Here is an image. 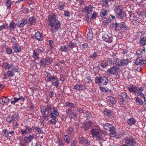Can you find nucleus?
Here are the masks:
<instances>
[{
	"label": "nucleus",
	"mask_w": 146,
	"mask_h": 146,
	"mask_svg": "<svg viewBox=\"0 0 146 146\" xmlns=\"http://www.w3.org/2000/svg\"><path fill=\"white\" fill-rule=\"evenodd\" d=\"M52 109L53 111V112H51L50 113V116H51L52 114L53 115H54L56 116H58L59 115V113L58 112V110L55 107H53L52 108Z\"/></svg>",
	"instance_id": "30"
},
{
	"label": "nucleus",
	"mask_w": 146,
	"mask_h": 146,
	"mask_svg": "<svg viewBox=\"0 0 146 146\" xmlns=\"http://www.w3.org/2000/svg\"><path fill=\"white\" fill-rule=\"evenodd\" d=\"M112 25V26H111V27H115L116 30H120L121 29L125 30L127 29L126 26L123 22H121L120 23H115Z\"/></svg>",
	"instance_id": "8"
},
{
	"label": "nucleus",
	"mask_w": 146,
	"mask_h": 146,
	"mask_svg": "<svg viewBox=\"0 0 146 146\" xmlns=\"http://www.w3.org/2000/svg\"><path fill=\"white\" fill-rule=\"evenodd\" d=\"M125 142L124 146H134L136 144L135 140L132 137L127 138Z\"/></svg>",
	"instance_id": "9"
},
{
	"label": "nucleus",
	"mask_w": 146,
	"mask_h": 146,
	"mask_svg": "<svg viewBox=\"0 0 146 146\" xmlns=\"http://www.w3.org/2000/svg\"><path fill=\"white\" fill-rule=\"evenodd\" d=\"M135 100L136 102L137 103L138 105H142L143 104V102L141 100L139 99L138 98L136 97L135 98Z\"/></svg>",
	"instance_id": "46"
},
{
	"label": "nucleus",
	"mask_w": 146,
	"mask_h": 146,
	"mask_svg": "<svg viewBox=\"0 0 146 146\" xmlns=\"http://www.w3.org/2000/svg\"><path fill=\"white\" fill-rule=\"evenodd\" d=\"M108 80L106 76H102L100 78L96 77L95 79L96 83L100 84L102 85H106L108 82Z\"/></svg>",
	"instance_id": "6"
},
{
	"label": "nucleus",
	"mask_w": 146,
	"mask_h": 146,
	"mask_svg": "<svg viewBox=\"0 0 146 146\" xmlns=\"http://www.w3.org/2000/svg\"><path fill=\"white\" fill-rule=\"evenodd\" d=\"M100 66L102 68H105L107 66L106 64V62H104L103 63H101L100 64Z\"/></svg>",
	"instance_id": "64"
},
{
	"label": "nucleus",
	"mask_w": 146,
	"mask_h": 146,
	"mask_svg": "<svg viewBox=\"0 0 146 146\" xmlns=\"http://www.w3.org/2000/svg\"><path fill=\"white\" fill-rule=\"evenodd\" d=\"M18 116L16 113L13 114L12 116H8L7 117L6 120L9 123H11L12 121H15L18 120Z\"/></svg>",
	"instance_id": "13"
},
{
	"label": "nucleus",
	"mask_w": 146,
	"mask_h": 146,
	"mask_svg": "<svg viewBox=\"0 0 146 146\" xmlns=\"http://www.w3.org/2000/svg\"><path fill=\"white\" fill-rule=\"evenodd\" d=\"M75 44L72 41H70L68 43V47H69L72 49L74 47Z\"/></svg>",
	"instance_id": "49"
},
{
	"label": "nucleus",
	"mask_w": 146,
	"mask_h": 146,
	"mask_svg": "<svg viewBox=\"0 0 146 146\" xmlns=\"http://www.w3.org/2000/svg\"><path fill=\"white\" fill-rule=\"evenodd\" d=\"M11 64H10L7 62H4L3 64L2 68L5 69H9L11 68Z\"/></svg>",
	"instance_id": "27"
},
{
	"label": "nucleus",
	"mask_w": 146,
	"mask_h": 146,
	"mask_svg": "<svg viewBox=\"0 0 146 146\" xmlns=\"http://www.w3.org/2000/svg\"><path fill=\"white\" fill-rule=\"evenodd\" d=\"M106 64L107 65H109L112 64V60L110 58H108L106 60Z\"/></svg>",
	"instance_id": "61"
},
{
	"label": "nucleus",
	"mask_w": 146,
	"mask_h": 146,
	"mask_svg": "<svg viewBox=\"0 0 146 146\" xmlns=\"http://www.w3.org/2000/svg\"><path fill=\"white\" fill-rule=\"evenodd\" d=\"M18 127L19 125L17 122L13 123V129H16Z\"/></svg>",
	"instance_id": "57"
},
{
	"label": "nucleus",
	"mask_w": 146,
	"mask_h": 146,
	"mask_svg": "<svg viewBox=\"0 0 146 146\" xmlns=\"http://www.w3.org/2000/svg\"><path fill=\"white\" fill-rule=\"evenodd\" d=\"M36 21V19L34 17H30L28 20V23L30 25L34 24Z\"/></svg>",
	"instance_id": "28"
},
{
	"label": "nucleus",
	"mask_w": 146,
	"mask_h": 146,
	"mask_svg": "<svg viewBox=\"0 0 146 146\" xmlns=\"http://www.w3.org/2000/svg\"><path fill=\"white\" fill-rule=\"evenodd\" d=\"M140 42L142 45L146 44V37H143L140 39Z\"/></svg>",
	"instance_id": "44"
},
{
	"label": "nucleus",
	"mask_w": 146,
	"mask_h": 146,
	"mask_svg": "<svg viewBox=\"0 0 146 146\" xmlns=\"http://www.w3.org/2000/svg\"><path fill=\"white\" fill-rule=\"evenodd\" d=\"M116 17L118 18L123 19L126 16L125 13L123 10L117 15H116Z\"/></svg>",
	"instance_id": "25"
},
{
	"label": "nucleus",
	"mask_w": 146,
	"mask_h": 146,
	"mask_svg": "<svg viewBox=\"0 0 146 146\" xmlns=\"http://www.w3.org/2000/svg\"><path fill=\"white\" fill-rule=\"evenodd\" d=\"M6 52L7 54H11L12 53V50L9 47L6 48Z\"/></svg>",
	"instance_id": "53"
},
{
	"label": "nucleus",
	"mask_w": 146,
	"mask_h": 146,
	"mask_svg": "<svg viewBox=\"0 0 146 146\" xmlns=\"http://www.w3.org/2000/svg\"><path fill=\"white\" fill-rule=\"evenodd\" d=\"M66 116L68 117L74 119L76 117V115L75 113L73 112L70 108L67 109L66 110Z\"/></svg>",
	"instance_id": "11"
},
{
	"label": "nucleus",
	"mask_w": 146,
	"mask_h": 146,
	"mask_svg": "<svg viewBox=\"0 0 146 146\" xmlns=\"http://www.w3.org/2000/svg\"><path fill=\"white\" fill-rule=\"evenodd\" d=\"M79 142L82 143L83 145H85L87 144L86 140L85 138L83 137H80L79 138Z\"/></svg>",
	"instance_id": "43"
},
{
	"label": "nucleus",
	"mask_w": 146,
	"mask_h": 146,
	"mask_svg": "<svg viewBox=\"0 0 146 146\" xmlns=\"http://www.w3.org/2000/svg\"><path fill=\"white\" fill-rule=\"evenodd\" d=\"M12 48L13 49L14 52H19L21 51V47L18 44L17 45H12Z\"/></svg>",
	"instance_id": "21"
},
{
	"label": "nucleus",
	"mask_w": 146,
	"mask_h": 146,
	"mask_svg": "<svg viewBox=\"0 0 146 146\" xmlns=\"http://www.w3.org/2000/svg\"><path fill=\"white\" fill-rule=\"evenodd\" d=\"M129 90L131 92H135L137 90V88L134 85H132L128 88Z\"/></svg>",
	"instance_id": "34"
},
{
	"label": "nucleus",
	"mask_w": 146,
	"mask_h": 146,
	"mask_svg": "<svg viewBox=\"0 0 146 146\" xmlns=\"http://www.w3.org/2000/svg\"><path fill=\"white\" fill-rule=\"evenodd\" d=\"M12 65L11 66V68L12 70V71L15 72H19V68L17 66H13L12 64H11Z\"/></svg>",
	"instance_id": "42"
},
{
	"label": "nucleus",
	"mask_w": 146,
	"mask_h": 146,
	"mask_svg": "<svg viewBox=\"0 0 146 146\" xmlns=\"http://www.w3.org/2000/svg\"><path fill=\"white\" fill-rule=\"evenodd\" d=\"M5 4L6 5L7 9H9L11 8V6L12 4L10 0H7L5 2Z\"/></svg>",
	"instance_id": "45"
},
{
	"label": "nucleus",
	"mask_w": 146,
	"mask_h": 146,
	"mask_svg": "<svg viewBox=\"0 0 146 146\" xmlns=\"http://www.w3.org/2000/svg\"><path fill=\"white\" fill-rule=\"evenodd\" d=\"M129 62V60L127 58L126 59L122 60L119 64V66H125L127 65Z\"/></svg>",
	"instance_id": "29"
},
{
	"label": "nucleus",
	"mask_w": 146,
	"mask_h": 146,
	"mask_svg": "<svg viewBox=\"0 0 146 146\" xmlns=\"http://www.w3.org/2000/svg\"><path fill=\"white\" fill-rule=\"evenodd\" d=\"M74 89L76 90H82L85 88V86L81 84H76L74 86Z\"/></svg>",
	"instance_id": "17"
},
{
	"label": "nucleus",
	"mask_w": 146,
	"mask_h": 146,
	"mask_svg": "<svg viewBox=\"0 0 146 146\" xmlns=\"http://www.w3.org/2000/svg\"><path fill=\"white\" fill-rule=\"evenodd\" d=\"M64 139L65 141L67 143L69 144L70 143V139L68 135H64Z\"/></svg>",
	"instance_id": "51"
},
{
	"label": "nucleus",
	"mask_w": 146,
	"mask_h": 146,
	"mask_svg": "<svg viewBox=\"0 0 146 146\" xmlns=\"http://www.w3.org/2000/svg\"><path fill=\"white\" fill-rule=\"evenodd\" d=\"M119 70L120 69L118 66L115 65L109 69L108 71V72L110 74L114 75L117 72L119 71Z\"/></svg>",
	"instance_id": "14"
},
{
	"label": "nucleus",
	"mask_w": 146,
	"mask_h": 146,
	"mask_svg": "<svg viewBox=\"0 0 146 146\" xmlns=\"http://www.w3.org/2000/svg\"><path fill=\"white\" fill-rule=\"evenodd\" d=\"M51 117L52 119L50 121V124L51 125H55L56 123V117L54 115H53L52 114Z\"/></svg>",
	"instance_id": "31"
},
{
	"label": "nucleus",
	"mask_w": 146,
	"mask_h": 146,
	"mask_svg": "<svg viewBox=\"0 0 146 146\" xmlns=\"http://www.w3.org/2000/svg\"><path fill=\"white\" fill-rule=\"evenodd\" d=\"M110 130H109L110 132L111 135H112V136L113 137L115 136L116 135V133L115 132V130L113 128V127H112L111 128Z\"/></svg>",
	"instance_id": "48"
},
{
	"label": "nucleus",
	"mask_w": 146,
	"mask_h": 146,
	"mask_svg": "<svg viewBox=\"0 0 146 146\" xmlns=\"http://www.w3.org/2000/svg\"><path fill=\"white\" fill-rule=\"evenodd\" d=\"M103 127L104 129L108 130H110L112 126L110 124L108 123H106L103 124Z\"/></svg>",
	"instance_id": "38"
},
{
	"label": "nucleus",
	"mask_w": 146,
	"mask_h": 146,
	"mask_svg": "<svg viewBox=\"0 0 146 146\" xmlns=\"http://www.w3.org/2000/svg\"><path fill=\"white\" fill-rule=\"evenodd\" d=\"M11 41L13 42V44H12V45H17L18 43L17 42V40L16 39V38L15 37H13Z\"/></svg>",
	"instance_id": "55"
},
{
	"label": "nucleus",
	"mask_w": 146,
	"mask_h": 146,
	"mask_svg": "<svg viewBox=\"0 0 146 146\" xmlns=\"http://www.w3.org/2000/svg\"><path fill=\"white\" fill-rule=\"evenodd\" d=\"M44 50V49L42 47H40L37 48H35L33 50V57L35 60L38 59L39 53L43 52Z\"/></svg>",
	"instance_id": "7"
},
{
	"label": "nucleus",
	"mask_w": 146,
	"mask_h": 146,
	"mask_svg": "<svg viewBox=\"0 0 146 146\" xmlns=\"http://www.w3.org/2000/svg\"><path fill=\"white\" fill-rule=\"evenodd\" d=\"M53 59L51 58L48 56L46 57L45 58H42L40 61L41 66L44 67L46 65H48L52 63Z\"/></svg>",
	"instance_id": "5"
},
{
	"label": "nucleus",
	"mask_w": 146,
	"mask_h": 146,
	"mask_svg": "<svg viewBox=\"0 0 146 146\" xmlns=\"http://www.w3.org/2000/svg\"><path fill=\"white\" fill-rule=\"evenodd\" d=\"M57 15L53 13L49 15L48 18L49 28L52 32H56L57 31L60 26V21L56 19Z\"/></svg>",
	"instance_id": "1"
},
{
	"label": "nucleus",
	"mask_w": 146,
	"mask_h": 146,
	"mask_svg": "<svg viewBox=\"0 0 146 146\" xmlns=\"http://www.w3.org/2000/svg\"><path fill=\"white\" fill-rule=\"evenodd\" d=\"M53 41L52 40H50L49 41V44L50 46V49H52L53 47Z\"/></svg>",
	"instance_id": "59"
},
{
	"label": "nucleus",
	"mask_w": 146,
	"mask_h": 146,
	"mask_svg": "<svg viewBox=\"0 0 146 146\" xmlns=\"http://www.w3.org/2000/svg\"><path fill=\"white\" fill-rule=\"evenodd\" d=\"M46 75L45 77V80L46 82H51L54 80L52 82V84L56 88H58L59 85V83L57 80V78L54 76H52L48 72L46 73Z\"/></svg>",
	"instance_id": "3"
},
{
	"label": "nucleus",
	"mask_w": 146,
	"mask_h": 146,
	"mask_svg": "<svg viewBox=\"0 0 146 146\" xmlns=\"http://www.w3.org/2000/svg\"><path fill=\"white\" fill-rule=\"evenodd\" d=\"M99 129V127L96 126L94 127L92 129V137H95L97 140H100L101 139V134H104L105 135H107V133L105 130L102 131L101 133H100L97 130Z\"/></svg>",
	"instance_id": "2"
},
{
	"label": "nucleus",
	"mask_w": 146,
	"mask_h": 146,
	"mask_svg": "<svg viewBox=\"0 0 146 146\" xmlns=\"http://www.w3.org/2000/svg\"><path fill=\"white\" fill-rule=\"evenodd\" d=\"M121 96L122 98V100H124V102H127L129 100V98L125 92H121Z\"/></svg>",
	"instance_id": "22"
},
{
	"label": "nucleus",
	"mask_w": 146,
	"mask_h": 146,
	"mask_svg": "<svg viewBox=\"0 0 146 146\" xmlns=\"http://www.w3.org/2000/svg\"><path fill=\"white\" fill-rule=\"evenodd\" d=\"M90 29H89L88 30L89 32H88L87 36V38L88 41L90 42L91 40V34L90 33Z\"/></svg>",
	"instance_id": "47"
},
{
	"label": "nucleus",
	"mask_w": 146,
	"mask_h": 146,
	"mask_svg": "<svg viewBox=\"0 0 146 146\" xmlns=\"http://www.w3.org/2000/svg\"><path fill=\"white\" fill-rule=\"evenodd\" d=\"M9 100V99L7 97H2L0 98V103L2 105H4L8 103Z\"/></svg>",
	"instance_id": "20"
},
{
	"label": "nucleus",
	"mask_w": 146,
	"mask_h": 146,
	"mask_svg": "<svg viewBox=\"0 0 146 146\" xmlns=\"http://www.w3.org/2000/svg\"><path fill=\"white\" fill-rule=\"evenodd\" d=\"M35 36L36 39L39 41H42L43 40V37L42 34L38 31L35 33Z\"/></svg>",
	"instance_id": "18"
},
{
	"label": "nucleus",
	"mask_w": 146,
	"mask_h": 146,
	"mask_svg": "<svg viewBox=\"0 0 146 146\" xmlns=\"http://www.w3.org/2000/svg\"><path fill=\"white\" fill-rule=\"evenodd\" d=\"M103 40L109 43H111L112 42V38L111 35L109 33L108 35H105L102 37Z\"/></svg>",
	"instance_id": "15"
},
{
	"label": "nucleus",
	"mask_w": 146,
	"mask_h": 146,
	"mask_svg": "<svg viewBox=\"0 0 146 146\" xmlns=\"http://www.w3.org/2000/svg\"><path fill=\"white\" fill-rule=\"evenodd\" d=\"M41 112L43 116L47 115L52 108L50 106L47 105L45 106H43L40 108Z\"/></svg>",
	"instance_id": "10"
},
{
	"label": "nucleus",
	"mask_w": 146,
	"mask_h": 146,
	"mask_svg": "<svg viewBox=\"0 0 146 146\" xmlns=\"http://www.w3.org/2000/svg\"><path fill=\"white\" fill-rule=\"evenodd\" d=\"M64 15L65 16L67 17H70V13L67 11H65Z\"/></svg>",
	"instance_id": "63"
},
{
	"label": "nucleus",
	"mask_w": 146,
	"mask_h": 146,
	"mask_svg": "<svg viewBox=\"0 0 146 146\" xmlns=\"http://www.w3.org/2000/svg\"><path fill=\"white\" fill-rule=\"evenodd\" d=\"M90 123L88 122L83 123L82 127L85 130H87L89 128L90 126Z\"/></svg>",
	"instance_id": "35"
},
{
	"label": "nucleus",
	"mask_w": 146,
	"mask_h": 146,
	"mask_svg": "<svg viewBox=\"0 0 146 146\" xmlns=\"http://www.w3.org/2000/svg\"><path fill=\"white\" fill-rule=\"evenodd\" d=\"M122 10V7L120 5L116 6L114 9V11L116 15L119 14Z\"/></svg>",
	"instance_id": "26"
},
{
	"label": "nucleus",
	"mask_w": 146,
	"mask_h": 146,
	"mask_svg": "<svg viewBox=\"0 0 146 146\" xmlns=\"http://www.w3.org/2000/svg\"><path fill=\"white\" fill-rule=\"evenodd\" d=\"M16 24L14 22H11L9 26V30L10 31L14 30L16 27Z\"/></svg>",
	"instance_id": "32"
},
{
	"label": "nucleus",
	"mask_w": 146,
	"mask_h": 146,
	"mask_svg": "<svg viewBox=\"0 0 146 146\" xmlns=\"http://www.w3.org/2000/svg\"><path fill=\"white\" fill-rule=\"evenodd\" d=\"M135 123V119L133 118L128 119L127 121V123L128 125L130 126L131 125H132L134 124Z\"/></svg>",
	"instance_id": "40"
},
{
	"label": "nucleus",
	"mask_w": 146,
	"mask_h": 146,
	"mask_svg": "<svg viewBox=\"0 0 146 146\" xmlns=\"http://www.w3.org/2000/svg\"><path fill=\"white\" fill-rule=\"evenodd\" d=\"M108 14L107 11L106 10L102 9L101 10L100 16L102 18L104 19L106 18V16Z\"/></svg>",
	"instance_id": "24"
},
{
	"label": "nucleus",
	"mask_w": 146,
	"mask_h": 146,
	"mask_svg": "<svg viewBox=\"0 0 146 146\" xmlns=\"http://www.w3.org/2000/svg\"><path fill=\"white\" fill-rule=\"evenodd\" d=\"M32 128L26 125L24 126L20 129L21 133L22 135H26L27 133H31L32 131Z\"/></svg>",
	"instance_id": "12"
},
{
	"label": "nucleus",
	"mask_w": 146,
	"mask_h": 146,
	"mask_svg": "<svg viewBox=\"0 0 146 146\" xmlns=\"http://www.w3.org/2000/svg\"><path fill=\"white\" fill-rule=\"evenodd\" d=\"M107 99L108 102L110 105L114 104L116 103V100L114 98L111 96L108 97Z\"/></svg>",
	"instance_id": "23"
},
{
	"label": "nucleus",
	"mask_w": 146,
	"mask_h": 146,
	"mask_svg": "<svg viewBox=\"0 0 146 146\" xmlns=\"http://www.w3.org/2000/svg\"><path fill=\"white\" fill-rule=\"evenodd\" d=\"M145 64H146V60L145 59H142L140 60V64L144 66Z\"/></svg>",
	"instance_id": "60"
},
{
	"label": "nucleus",
	"mask_w": 146,
	"mask_h": 146,
	"mask_svg": "<svg viewBox=\"0 0 146 146\" xmlns=\"http://www.w3.org/2000/svg\"><path fill=\"white\" fill-rule=\"evenodd\" d=\"M66 132L68 135H71L74 133V128L72 127H70L67 129Z\"/></svg>",
	"instance_id": "36"
},
{
	"label": "nucleus",
	"mask_w": 146,
	"mask_h": 146,
	"mask_svg": "<svg viewBox=\"0 0 146 146\" xmlns=\"http://www.w3.org/2000/svg\"><path fill=\"white\" fill-rule=\"evenodd\" d=\"M108 0H102V5L103 7H106L108 5Z\"/></svg>",
	"instance_id": "52"
},
{
	"label": "nucleus",
	"mask_w": 146,
	"mask_h": 146,
	"mask_svg": "<svg viewBox=\"0 0 146 146\" xmlns=\"http://www.w3.org/2000/svg\"><path fill=\"white\" fill-rule=\"evenodd\" d=\"M27 21L25 19L20 20L16 23L17 26L19 27H23L27 23Z\"/></svg>",
	"instance_id": "19"
},
{
	"label": "nucleus",
	"mask_w": 146,
	"mask_h": 146,
	"mask_svg": "<svg viewBox=\"0 0 146 146\" xmlns=\"http://www.w3.org/2000/svg\"><path fill=\"white\" fill-rule=\"evenodd\" d=\"M143 53L142 51L138 50L136 52V54L138 57L141 58L142 57V54Z\"/></svg>",
	"instance_id": "54"
},
{
	"label": "nucleus",
	"mask_w": 146,
	"mask_h": 146,
	"mask_svg": "<svg viewBox=\"0 0 146 146\" xmlns=\"http://www.w3.org/2000/svg\"><path fill=\"white\" fill-rule=\"evenodd\" d=\"M65 104L66 107H70V108H74L75 106V104L73 103H70L68 102H66Z\"/></svg>",
	"instance_id": "39"
},
{
	"label": "nucleus",
	"mask_w": 146,
	"mask_h": 146,
	"mask_svg": "<svg viewBox=\"0 0 146 146\" xmlns=\"http://www.w3.org/2000/svg\"><path fill=\"white\" fill-rule=\"evenodd\" d=\"M68 47L65 46H62L60 47V50L62 52H66L68 51Z\"/></svg>",
	"instance_id": "41"
},
{
	"label": "nucleus",
	"mask_w": 146,
	"mask_h": 146,
	"mask_svg": "<svg viewBox=\"0 0 146 146\" xmlns=\"http://www.w3.org/2000/svg\"><path fill=\"white\" fill-rule=\"evenodd\" d=\"M3 132L5 135V136L7 137L8 136V134H9V132L6 129H4L3 130Z\"/></svg>",
	"instance_id": "58"
},
{
	"label": "nucleus",
	"mask_w": 146,
	"mask_h": 146,
	"mask_svg": "<svg viewBox=\"0 0 146 146\" xmlns=\"http://www.w3.org/2000/svg\"><path fill=\"white\" fill-rule=\"evenodd\" d=\"M7 74L9 77H12L15 75L13 71L8 70L7 72Z\"/></svg>",
	"instance_id": "50"
},
{
	"label": "nucleus",
	"mask_w": 146,
	"mask_h": 146,
	"mask_svg": "<svg viewBox=\"0 0 146 146\" xmlns=\"http://www.w3.org/2000/svg\"><path fill=\"white\" fill-rule=\"evenodd\" d=\"M32 128L34 129L36 131H37L38 133H43V131L42 129L40 127H33Z\"/></svg>",
	"instance_id": "37"
},
{
	"label": "nucleus",
	"mask_w": 146,
	"mask_h": 146,
	"mask_svg": "<svg viewBox=\"0 0 146 146\" xmlns=\"http://www.w3.org/2000/svg\"><path fill=\"white\" fill-rule=\"evenodd\" d=\"M141 60L139 58H137L134 61V62L135 64L138 65L140 64Z\"/></svg>",
	"instance_id": "56"
},
{
	"label": "nucleus",
	"mask_w": 146,
	"mask_h": 146,
	"mask_svg": "<svg viewBox=\"0 0 146 146\" xmlns=\"http://www.w3.org/2000/svg\"><path fill=\"white\" fill-rule=\"evenodd\" d=\"M66 5L65 3H60L57 5V8L60 10H62L64 9V7L66 6Z\"/></svg>",
	"instance_id": "33"
},
{
	"label": "nucleus",
	"mask_w": 146,
	"mask_h": 146,
	"mask_svg": "<svg viewBox=\"0 0 146 146\" xmlns=\"http://www.w3.org/2000/svg\"><path fill=\"white\" fill-rule=\"evenodd\" d=\"M82 11L83 12L87 13V15L86 19L88 22H90L91 20V5H89L83 8Z\"/></svg>",
	"instance_id": "4"
},
{
	"label": "nucleus",
	"mask_w": 146,
	"mask_h": 146,
	"mask_svg": "<svg viewBox=\"0 0 146 146\" xmlns=\"http://www.w3.org/2000/svg\"><path fill=\"white\" fill-rule=\"evenodd\" d=\"M19 100L18 99V98L15 97L14 98V100L13 101L11 102V104H13V105H15V104Z\"/></svg>",
	"instance_id": "62"
},
{
	"label": "nucleus",
	"mask_w": 146,
	"mask_h": 146,
	"mask_svg": "<svg viewBox=\"0 0 146 146\" xmlns=\"http://www.w3.org/2000/svg\"><path fill=\"white\" fill-rule=\"evenodd\" d=\"M34 136L33 135L30 134L28 136H25L23 140V141L25 143H27L28 142H31L32 140L34 139Z\"/></svg>",
	"instance_id": "16"
}]
</instances>
